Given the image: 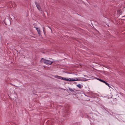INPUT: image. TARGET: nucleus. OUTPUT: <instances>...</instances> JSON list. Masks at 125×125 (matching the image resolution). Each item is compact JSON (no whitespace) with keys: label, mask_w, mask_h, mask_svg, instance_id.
<instances>
[{"label":"nucleus","mask_w":125,"mask_h":125,"mask_svg":"<svg viewBox=\"0 0 125 125\" xmlns=\"http://www.w3.org/2000/svg\"><path fill=\"white\" fill-rule=\"evenodd\" d=\"M125 17V15L123 17Z\"/></svg>","instance_id":"19"},{"label":"nucleus","mask_w":125,"mask_h":125,"mask_svg":"<svg viewBox=\"0 0 125 125\" xmlns=\"http://www.w3.org/2000/svg\"><path fill=\"white\" fill-rule=\"evenodd\" d=\"M88 80L86 79H83V81H87Z\"/></svg>","instance_id":"15"},{"label":"nucleus","mask_w":125,"mask_h":125,"mask_svg":"<svg viewBox=\"0 0 125 125\" xmlns=\"http://www.w3.org/2000/svg\"><path fill=\"white\" fill-rule=\"evenodd\" d=\"M75 81V79H74V78L73 79V78H72V79L71 78H69V81Z\"/></svg>","instance_id":"10"},{"label":"nucleus","mask_w":125,"mask_h":125,"mask_svg":"<svg viewBox=\"0 0 125 125\" xmlns=\"http://www.w3.org/2000/svg\"><path fill=\"white\" fill-rule=\"evenodd\" d=\"M35 5L37 7V9L40 11L41 10V7H40V5L38 4L37 2H35Z\"/></svg>","instance_id":"2"},{"label":"nucleus","mask_w":125,"mask_h":125,"mask_svg":"<svg viewBox=\"0 0 125 125\" xmlns=\"http://www.w3.org/2000/svg\"><path fill=\"white\" fill-rule=\"evenodd\" d=\"M62 90H64V91L65 90H66L67 92H68V89L66 90L65 89H63V88H62Z\"/></svg>","instance_id":"16"},{"label":"nucleus","mask_w":125,"mask_h":125,"mask_svg":"<svg viewBox=\"0 0 125 125\" xmlns=\"http://www.w3.org/2000/svg\"><path fill=\"white\" fill-rule=\"evenodd\" d=\"M69 90L71 92H74L75 89H72L70 88H69Z\"/></svg>","instance_id":"9"},{"label":"nucleus","mask_w":125,"mask_h":125,"mask_svg":"<svg viewBox=\"0 0 125 125\" xmlns=\"http://www.w3.org/2000/svg\"><path fill=\"white\" fill-rule=\"evenodd\" d=\"M46 60H46L43 58H42L40 61V62L41 63H44L45 64Z\"/></svg>","instance_id":"4"},{"label":"nucleus","mask_w":125,"mask_h":125,"mask_svg":"<svg viewBox=\"0 0 125 125\" xmlns=\"http://www.w3.org/2000/svg\"><path fill=\"white\" fill-rule=\"evenodd\" d=\"M61 77H61V76H57V75L55 76V77L56 78L59 79H61Z\"/></svg>","instance_id":"12"},{"label":"nucleus","mask_w":125,"mask_h":125,"mask_svg":"<svg viewBox=\"0 0 125 125\" xmlns=\"http://www.w3.org/2000/svg\"><path fill=\"white\" fill-rule=\"evenodd\" d=\"M117 12L119 15H120L122 13V11L121 9L118 10L117 11Z\"/></svg>","instance_id":"8"},{"label":"nucleus","mask_w":125,"mask_h":125,"mask_svg":"<svg viewBox=\"0 0 125 125\" xmlns=\"http://www.w3.org/2000/svg\"><path fill=\"white\" fill-rule=\"evenodd\" d=\"M76 86H77L78 87L80 88H82L83 87V86H82L81 87L80 84H77L76 85Z\"/></svg>","instance_id":"11"},{"label":"nucleus","mask_w":125,"mask_h":125,"mask_svg":"<svg viewBox=\"0 0 125 125\" xmlns=\"http://www.w3.org/2000/svg\"><path fill=\"white\" fill-rule=\"evenodd\" d=\"M13 3L14 4V2H13Z\"/></svg>","instance_id":"20"},{"label":"nucleus","mask_w":125,"mask_h":125,"mask_svg":"<svg viewBox=\"0 0 125 125\" xmlns=\"http://www.w3.org/2000/svg\"><path fill=\"white\" fill-rule=\"evenodd\" d=\"M74 78V79H75V81H78V79L77 78Z\"/></svg>","instance_id":"14"},{"label":"nucleus","mask_w":125,"mask_h":125,"mask_svg":"<svg viewBox=\"0 0 125 125\" xmlns=\"http://www.w3.org/2000/svg\"><path fill=\"white\" fill-rule=\"evenodd\" d=\"M100 80V81L104 83L106 85H108L109 87H111L110 86L109 84L108 83H107L106 82H105V81L103 80Z\"/></svg>","instance_id":"5"},{"label":"nucleus","mask_w":125,"mask_h":125,"mask_svg":"<svg viewBox=\"0 0 125 125\" xmlns=\"http://www.w3.org/2000/svg\"><path fill=\"white\" fill-rule=\"evenodd\" d=\"M96 79H97L98 80H99L100 81V80H101V79H99L98 78H97Z\"/></svg>","instance_id":"17"},{"label":"nucleus","mask_w":125,"mask_h":125,"mask_svg":"<svg viewBox=\"0 0 125 125\" xmlns=\"http://www.w3.org/2000/svg\"><path fill=\"white\" fill-rule=\"evenodd\" d=\"M4 22L5 25H10L11 24L10 21L8 19H5L4 20Z\"/></svg>","instance_id":"1"},{"label":"nucleus","mask_w":125,"mask_h":125,"mask_svg":"<svg viewBox=\"0 0 125 125\" xmlns=\"http://www.w3.org/2000/svg\"><path fill=\"white\" fill-rule=\"evenodd\" d=\"M36 28V29L37 30L39 35H40L41 34V31L39 29L37 28Z\"/></svg>","instance_id":"6"},{"label":"nucleus","mask_w":125,"mask_h":125,"mask_svg":"<svg viewBox=\"0 0 125 125\" xmlns=\"http://www.w3.org/2000/svg\"><path fill=\"white\" fill-rule=\"evenodd\" d=\"M53 63V62L50 60H46L45 64L48 65H51Z\"/></svg>","instance_id":"3"},{"label":"nucleus","mask_w":125,"mask_h":125,"mask_svg":"<svg viewBox=\"0 0 125 125\" xmlns=\"http://www.w3.org/2000/svg\"><path fill=\"white\" fill-rule=\"evenodd\" d=\"M61 79L62 80H63L67 81H69V78H64L62 77Z\"/></svg>","instance_id":"7"},{"label":"nucleus","mask_w":125,"mask_h":125,"mask_svg":"<svg viewBox=\"0 0 125 125\" xmlns=\"http://www.w3.org/2000/svg\"><path fill=\"white\" fill-rule=\"evenodd\" d=\"M78 81H83V79L81 78L78 79Z\"/></svg>","instance_id":"13"},{"label":"nucleus","mask_w":125,"mask_h":125,"mask_svg":"<svg viewBox=\"0 0 125 125\" xmlns=\"http://www.w3.org/2000/svg\"><path fill=\"white\" fill-rule=\"evenodd\" d=\"M11 3V4H12V3L11 2H10V4Z\"/></svg>","instance_id":"18"}]
</instances>
